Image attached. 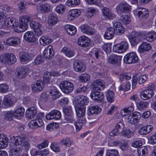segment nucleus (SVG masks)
<instances>
[{
    "label": "nucleus",
    "instance_id": "f257e3e1",
    "mask_svg": "<svg viewBox=\"0 0 156 156\" xmlns=\"http://www.w3.org/2000/svg\"><path fill=\"white\" fill-rule=\"evenodd\" d=\"M10 140H11L10 145L12 144V146L13 144L16 146L20 145L23 146L26 150H28L30 147V144L24 135H21L16 137L12 136L11 137Z\"/></svg>",
    "mask_w": 156,
    "mask_h": 156
},
{
    "label": "nucleus",
    "instance_id": "338daca9",
    "mask_svg": "<svg viewBox=\"0 0 156 156\" xmlns=\"http://www.w3.org/2000/svg\"><path fill=\"white\" fill-rule=\"evenodd\" d=\"M3 103L5 105L10 106L12 104V102L9 97H5L4 98Z\"/></svg>",
    "mask_w": 156,
    "mask_h": 156
},
{
    "label": "nucleus",
    "instance_id": "412c9836",
    "mask_svg": "<svg viewBox=\"0 0 156 156\" xmlns=\"http://www.w3.org/2000/svg\"><path fill=\"white\" fill-rule=\"evenodd\" d=\"M81 13V11L78 9H71L68 13V19L70 20H73L75 18L80 16Z\"/></svg>",
    "mask_w": 156,
    "mask_h": 156
},
{
    "label": "nucleus",
    "instance_id": "a211bd4d",
    "mask_svg": "<svg viewBox=\"0 0 156 156\" xmlns=\"http://www.w3.org/2000/svg\"><path fill=\"white\" fill-rule=\"evenodd\" d=\"M73 67L75 71L79 72H83L85 69L83 62L79 60H76L74 62Z\"/></svg>",
    "mask_w": 156,
    "mask_h": 156
},
{
    "label": "nucleus",
    "instance_id": "680f3d73",
    "mask_svg": "<svg viewBox=\"0 0 156 156\" xmlns=\"http://www.w3.org/2000/svg\"><path fill=\"white\" fill-rule=\"evenodd\" d=\"M9 64L11 65L15 63L16 61V59L15 55L12 53H9Z\"/></svg>",
    "mask_w": 156,
    "mask_h": 156
},
{
    "label": "nucleus",
    "instance_id": "f8f14e48",
    "mask_svg": "<svg viewBox=\"0 0 156 156\" xmlns=\"http://www.w3.org/2000/svg\"><path fill=\"white\" fill-rule=\"evenodd\" d=\"M121 57L115 55H110L108 58V62L112 64H115L117 66H119L121 65Z\"/></svg>",
    "mask_w": 156,
    "mask_h": 156
},
{
    "label": "nucleus",
    "instance_id": "69168bd1",
    "mask_svg": "<svg viewBox=\"0 0 156 156\" xmlns=\"http://www.w3.org/2000/svg\"><path fill=\"white\" fill-rule=\"evenodd\" d=\"M9 86L5 83H2L0 84V92L5 93L8 90Z\"/></svg>",
    "mask_w": 156,
    "mask_h": 156
},
{
    "label": "nucleus",
    "instance_id": "393cba45",
    "mask_svg": "<svg viewBox=\"0 0 156 156\" xmlns=\"http://www.w3.org/2000/svg\"><path fill=\"white\" fill-rule=\"evenodd\" d=\"M153 128V126L151 125L145 126L139 129L138 133L141 135H145L150 133Z\"/></svg>",
    "mask_w": 156,
    "mask_h": 156
},
{
    "label": "nucleus",
    "instance_id": "f704fd0d",
    "mask_svg": "<svg viewBox=\"0 0 156 156\" xmlns=\"http://www.w3.org/2000/svg\"><path fill=\"white\" fill-rule=\"evenodd\" d=\"M65 30L67 33L71 36L74 35L76 32V28L71 25H66L65 26Z\"/></svg>",
    "mask_w": 156,
    "mask_h": 156
},
{
    "label": "nucleus",
    "instance_id": "8fccbe9b",
    "mask_svg": "<svg viewBox=\"0 0 156 156\" xmlns=\"http://www.w3.org/2000/svg\"><path fill=\"white\" fill-rule=\"evenodd\" d=\"M44 61V58L41 55H38L33 62V64L35 65H38L43 63Z\"/></svg>",
    "mask_w": 156,
    "mask_h": 156
},
{
    "label": "nucleus",
    "instance_id": "864d4df0",
    "mask_svg": "<svg viewBox=\"0 0 156 156\" xmlns=\"http://www.w3.org/2000/svg\"><path fill=\"white\" fill-rule=\"evenodd\" d=\"M122 23L125 25L129 24L131 21L130 17L128 15H123L120 18Z\"/></svg>",
    "mask_w": 156,
    "mask_h": 156
},
{
    "label": "nucleus",
    "instance_id": "de8ad7c7",
    "mask_svg": "<svg viewBox=\"0 0 156 156\" xmlns=\"http://www.w3.org/2000/svg\"><path fill=\"white\" fill-rule=\"evenodd\" d=\"M50 8V6L48 4L42 5L39 6L38 8L40 10L44 12L49 11Z\"/></svg>",
    "mask_w": 156,
    "mask_h": 156
},
{
    "label": "nucleus",
    "instance_id": "7c9ffc66",
    "mask_svg": "<svg viewBox=\"0 0 156 156\" xmlns=\"http://www.w3.org/2000/svg\"><path fill=\"white\" fill-rule=\"evenodd\" d=\"M24 109L22 108H19L14 112V117L17 119H20L24 115Z\"/></svg>",
    "mask_w": 156,
    "mask_h": 156
},
{
    "label": "nucleus",
    "instance_id": "1a4fd4ad",
    "mask_svg": "<svg viewBox=\"0 0 156 156\" xmlns=\"http://www.w3.org/2000/svg\"><path fill=\"white\" fill-rule=\"evenodd\" d=\"M140 116V113L138 112H135L128 116V122L130 124H134L139 121Z\"/></svg>",
    "mask_w": 156,
    "mask_h": 156
},
{
    "label": "nucleus",
    "instance_id": "7ed1b4c3",
    "mask_svg": "<svg viewBox=\"0 0 156 156\" xmlns=\"http://www.w3.org/2000/svg\"><path fill=\"white\" fill-rule=\"evenodd\" d=\"M62 91L64 93L67 94L71 92L74 89V85L68 81H62L59 85Z\"/></svg>",
    "mask_w": 156,
    "mask_h": 156
},
{
    "label": "nucleus",
    "instance_id": "58836bf2",
    "mask_svg": "<svg viewBox=\"0 0 156 156\" xmlns=\"http://www.w3.org/2000/svg\"><path fill=\"white\" fill-rule=\"evenodd\" d=\"M119 8L121 12L126 13L129 11L130 6L126 3L122 2L119 4Z\"/></svg>",
    "mask_w": 156,
    "mask_h": 156
},
{
    "label": "nucleus",
    "instance_id": "c756f323",
    "mask_svg": "<svg viewBox=\"0 0 156 156\" xmlns=\"http://www.w3.org/2000/svg\"><path fill=\"white\" fill-rule=\"evenodd\" d=\"M102 15L109 19H112L115 17V15L110 11L108 8L104 7L101 9Z\"/></svg>",
    "mask_w": 156,
    "mask_h": 156
},
{
    "label": "nucleus",
    "instance_id": "f03ea898",
    "mask_svg": "<svg viewBox=\"0 0 156 156\" xmlns=\"http://www.w3.org/2000/svg\"><path fill=\"white\" fill-rule=\"evenodd\" d=\"M92 91L90 94L91 98L93 100L101 102L104 99V96L103 94L101 92V89L99 88L96 89L91 88Z\"/></svg>",
    "mask_w": 156,
    "mask_h": 156
},
{
    "label": "nucleus",
    "instance_id": "774afa93",
    "mask_svg": "<svg viewBox=\"0 0 156 156\" xmlns=\"http://www.w3.org/2000/svg\"><path fill=\"white\" fill-rule=\"evenodd\" d=\"M96 11L95 9L92 8H89L87 11L86 16L88 18L91 17L94 14L96 13Z\"/></svg>",
    "mask_w": 156,
    "mask_h": 156
},
{
    "label": "nucleus",
    "instance_id": "0e129e2a",
    "mask_svg": "<svg viewBox=\"0 0 156 156\" xmlns=\"http://www.w3.org/2000/svg\"><path fill=\"white\" fill-rule=\"evenodd\" d=\"M49 151L46 149L35 151L34 154L36 155H41L42 156H46L49 153Z\"/></svg>",
    "mask_w": 156,
    "mask_h": 156
},
{
    "label": "nucleus",
    "instance_id": "20e7f679",
    "mask_svg": "<svg viewBox=\"0 0 156 156\" xmlns=\"http://www.w3.org/2000/svg\"><path fill=\"white\" fill-rule=\"evenodd\" d=\"M128 48V45L127 43L125 41H123L119 44L114 45L113 50L116 52L122 53L125 51Z\"/></svg>",
    "mask_w": 156,
    "mask_h": 156
},
{
    "label": "nucleus",
    "instance_id": "4be33fe9",
    "mask_svg": "<svg viewBox=\"0 0 156 156\" xmlns=\"http://www.w3.org/2000/svg\"><path fill=\"white\" fill-rule=\"evenodd\" d=\"M24 39L29 42H34L36 41V38L34 36V33L31 31H27L24 35Z\"/></svg>",
    "mask_w": 156,
    "mask_h": 156
},
{
    "label": "nucleus",
    "instance_id": "9b49d317",
    "mask_svg": "<svg viewBox=\"0 0 156 156\" xmlns=\"http://www.w3.org/2000/svg\"><path fill=\"white\" fill-rule=\"evenodd\" d=\"M61 112L57 110H53L47 114L45 118L47 120L58 119L61 117Z\"/></svg>",
    "mask_w": 156,
    "mask_h": 156
},
{
    "label": "nucleus",
    "instance_id": "0eeeda50",
    "mask_svg": "<svg viewBox=\"0 0 156 156\" xmlns=\"http://www.w3.org/2000/svg\"><path fill=\"white\" fill-rule=\"evenodd\" d=\"M142 38V35L138 33L132 32L129 35L128 38L132 45H135Z\"/></svg>",
    "mask_w": 156,
    "mask_h": 156
},
{
    "label": "nucleus",
    "instance_id": "9d476101",
    "mask_svg": "<svg viewBox=\"0 0 156 156\" xmlns=\"http://www.w3.org/2000/svg\"><path fill=\"white\" fill-rule=\"evenodd\" d=\"M54 55L55 52L51 45L49 46L46 48L43 52L44 57L47 60L51 59Z\"/></svg>",
    "mask_w": 156,
    "mask_h": 156
},
{
    "label": "nucleus",
    "instance_id": "4468645a",
    "mask_svg": "<svg viewBox=\"0 0 156 156\" xmlns=\"http://www.w3.org/2000/svg\"><path fill=\"white\" fill-rule=\"evenodd\" d=\"M30 17L27 15L22 16L20 22V28L23 30H26L28 27V23L30 21Z\"/></svg>",
    "mask_w": 156,
    "mask_h": 156
},
{
    "label": "nucleus",
    "instance_id": "09e8293b",
    "mask_svg": "<svg viewBox=\"0 0 156 156\" xmlns=\"http://www.w3.org/2000/svg\"><path fill=\"white\" fill-rule=\"evenodd\" d=\"M51 77V73L50 72H45L44 74L43 78H44V83H46L47 84L49 82V80Z\"/></svg>",
    "mask_w": 156,
    "mask_h": 156
},
{
    "label": "nucleus",
    "instance_id": "bb28decb",
    "mask_svg": "<svg viewBox=\"0 0 156 156\" xmlns=\"http://www.w3.org/2000/svg\"><path fill=\"white\" fill-rule=\"evenodd\" d=\"M81 31L84 33L87 34L91 35L94 33V30L90 27L87 25L83 24L80 27Z\"/></svg>",
    "mask_w": 156,
    "mask_h": 156
},
{
    "label": "nucleus",
    "instance_id": "423d86ee",
    "mask_svg": "<svg viewBox=\"0 0 156 156\" xmlns=\"http://www.w3.org/2000/svg\"><path fill=\"white\" fill-rule=\"evenodd\" d=\"M123 61L127 64L135 63L138 61V58L135 53L133 52L129 53L124 56Z\"/></svg>",
    "mask_w": 156,
    "mask_h": 156
},
{
    "label": "nucleus",
    "instance_id": "aec40b11",
    "mask_svg": "<svg viewBox=\"0 0 156 156\" xmlns=\"http://www.w3.org/2000/svg\"><path fill=\"white\" fill-rule=\"evenodd\" d=\"M105 83L104 81L101 79H98L94 82L91 85V88H94L96 89L99 88L101 89V87L104 89L105 87Z\"/></svg>",
    "mask_w": 156,
    "mask_h": 156
},
{
    "label": "nucleus",
    "instance_id": "603ef678",
    "mask_svg": "<svg viewBox=\"0 0 156 156\" xmlns=\"http://www.w3.org/2000/svg\"><path fill=\"white\" fill-rule=\"evenodd\" d=\"M147 147L144 146L139 150H137L138 152V156H145V155L147 154Z\"/></svg>",
    "mask_w": 156,
    "mask_h": 156
},
{
    "label": "nucleus",
    "instance_id": "13d9d810",
    "mask_svg": "<svg viewBox=\"0 0 156 156\" xmlns=\"http://www.w3.org/2000/svg\"><path fill=\"white\" fill-rule=\"evenodd\" d=\"M14 117V112L12 111H8L5 114V119L9 121H12Z\"/></svg>",
    "mask_w": 156,
    "mask_h": 156
},
{
    "label": "nucleus",
    "instance_id": "ea45409f",
    "mask_svg": "<svg viewBox=\"0 0 156 156\" xmlns=\"http://www.w3.org/2000/svg\"><path fill=\"white\" fill-rule=\"evenodd\" d=\"M11 156H19L22 153V150L20 147H16L10 150Z\"/></svg>",
    "mask_w": 156,
    "mask_h": 156
},
{
    "label": "nucleus",
    "instance_id": "cd10ccee",
    "mask_svg": "<svg viewBox=\"0 0 156 156\" xmlns=\"http://www.w3.org/2000/svg\"><path fill=\"white\" fill-rule=\"evenodd\" d=\"M150 44L146 42H143L139 46L138 51L140 52L143 53L144 51H147L151 48Z\"/></svg>",
    "mask_w": 156,
    "mask_h": 156
},
{
    "label": "nucleus",
    "instance_id": "5701e85b",
    "mask_svg": "<svg viewBox=\"0 0 156 156\" xmlns=\"http://www.w3.org/2000/svg\"><path fill=\"white\" fill-rule=\"evenodd\" d=\"M37 114L36 108L34 107L29 108L26 111V117L29 119L34 118Z\"/></svg>",
    "mask_w": 156,
    "mask_h": 156
},
{
    "label": "nucleus",
    "instance_id": "2f4dec72",
    "mask_svg": "<svg viewBox=\"0 0 156 156\" xmlns=\"http://www.w3.org/2000/svg\"><path fill=\"white\" fill-rule=\"evenodd\" d=\"M115 29L112 27H109L107 30L104 35V37L107 39H112L113 37Z\"/></svg>",
    "mask_w": 156,
    "mask_h": 156
},
{
    "label": "nucleus",
    "instance_id": "37998d69",
    "mask_svg": "<svg viewBox=\"0 0 156 156\" xmlns=\"http://www.w3.org/2000/svg\"><path fill=\"white\" fill-rule=\"evenodd\" d=\"M146 40L149 42H152L156 38V34L154 32H150L145 35Z\"/></svg>",
    "mask_w": 156,
    "mask_h": 156
},
{
    "label": "nucleus",
    "instance_id": "052dcab7",
    "mask_svg": "<svg viewBox=\"0 0 156 156\" xmlns=\"http://www.w3.org/2000/svg\"><path fill=\"white\" fill-rule=\"evenodd\" d=\"M63 112L66 116H69L72 115V110L71 106H68L63 108Z\"/></svg>",
    "mask_w": 156,
    "mask_h": 156
},
{
    "label": "nucleus",
    "instance_id": "dca6fc26",
    "mask_svg": "<svg viewBox=\"0 0 156 156\" xmlns=\"http://www.w3.org/2000/svg\"><path fill=\"white\" fill-rule=\"evenodd\" d=\"M6 43L9 46H16L20 43V40L17 37L13 36L7 38Z\"/></svg>",
    "mask_w": 156,
    "mask_h": 156
},
{
    "label": "nucleus",
    "instance_id": "6ab92c4d",
    "mask_svg": "<svg viewBox=\"0 0 156 156\" xmlns=\"http://www.w3.org/2000/svg\"><path fill=\"white\" fill-rule=\"evenodd\" d=\"M149 14V10L144 8H140L136 11V15L138 17L146 18L148 16Z\"/></svg>",
    "mask_w": 156,
    "mask_h": 156
},
{
    "label": "nucleus",
    "instance_id": "a19ab883",
    "mask_svg": "<svg viewBox=\"0 0 156 156\" xmlns=\"http://www.w3.org/2000/svg\"><path fill=\"white\" fill-rule=\"evenodd\" d=\"M61 51L64 53L66 56L69 57H71L74 55V52L73 50H69L67 48L63 47Z\"/></svg>",
    "mask_w": 156,
    "mask_h": 156
},
{
    "label": "nucleus",
    "instance_id": "72a5a7b5",
    "mask_svg": "<svg viewBox=\"0 0 156 156\" xmlns=\"http://www.w3.org/2000/svg\"><path fill=\"white\" fill-rule=\"evenodd\" d=\"M153 94L152 91L147 89L142 92L140 97L142 99L146 100L151 98Z\"/></svg>",
    "mask_w": 156,
    "mask_h": 156
},
{
    "label": "nucleus",
    "instance_id": "39448f33",
    "mask_svg": "<svg viewBox=\"0 0 156 156\" xmlns=\"http://www.w3.org/2000/svg\"><path fill=\"white\" fill-rule=\"evenodd\" d=\"M30 26L34 30L35 36H38L42 34V26L38 22L34 21H30Z\"/></svg>",
    "mask_w": 156,
    "mask_h": 156
},
{
    "label": "nucleus",
    "instance_id": "c9c22d12",
    "mask_svg": "<svg viewBox=\"0 0 156 156\" xmlns=\"http://www.w3.org/2000/svg\"><path fill=\"white\" fill-rule=\"evenodd\" d=\"M101 109L98 106H92L88 109V115H90L93 114H97L101 111Z\"/></svg>",
    "mask_w": 156,
    "mask_h": 156
},
{
    "label": "nucleus",
    "instance_id": "473e14b6",
    "mask_svg": "<svg viewBox=\"0 0 156 156\" xmlns=\"http://www.w3.org/2000/svg\"><path fill=\"white\" fill-rule=\"evenodd\" d=\"M58 21L57 17L55 14L51 13L49 14L48 18V23L52 26L56 24Z\"/></svg>",
    "mask_w": 156,
    "mask_h": 156
},
{
    "label": "nucleus",
    "instance_id": "6e6552de",
    "mask_svg": "<svg viewBox=\"0 0 156 156\" xmlns=\"http://www.w3.org/2000/svg\"><path fill=\"white\" fill-rule=\"evenodd\" d=\"M28 69L25 67H19L16 69V74L17 77L20 79L25 78L28 74Z\"/></svg>",
    "mask_w": 156,
    "mask_h": 156
},
{
    "label": "nucleus",
    "instance_id": "79ce46f5",
    "mask_svg": "<svg viewBox=\"0 0 156 156\" xmlns=\"http://www.w3.org/2000/svg\"><path fill=\"white\" fill-rule=\"evenodd\" d=\"M80 98L78 99V105H80V106L87 105L88 103V100L86 97L82 96L79 97Z\"/></svg>",
    "mask_w": 156,
    "mask_h": 156
},
{
    "label": "nucleus",
    "instance_id": "a878e982",
    "mask_svg": "<svg viewBox=\"0 0 156 156\" xmlns=\"http://www.w3.org/2000/svg\"><path fill=\"white\" fill-rule=\"evenodd\" d=\"M18 23L14 21V19L13 18L10 17L6 18L4 22V25L7 27H17Z\"/></svg>",
    "mask_w": 156,
    "mask_h": 156
},
{
    "label": "nucleus",
    "instance_id": "6e6d98bb",
    "mask_svg": "<svg viewBox=\"0 0 156 156\" xmlns=\"http://www.w3.org/2000/svg\"><path fill=\"white\" fill-rule=\"evenodd\" d=\"M80 3V0H68L66 2V4L69 6L76 5Z\"/></svg>",
    "mask_w": 156,
    "mask_h": 156
},
{
    "label": "nucleus",
    "instance_id": "c03bdc74",
    "mask_svg": "<svg viewBox=\"0 0 156 156\" xmlns=\"http://www.w3.org/2000/svg\"><path fill=\"white\" fill-rule=\"evenodd\" d=\"M106 94L108 101L110 103L112 102L114 99V94L113 92L108 90L106 92Z\"/></svg>",
    "mask_w": 156,
    "mask_h": 156
},
{
    "label": "nucleus",
    "instance_id": "c85d7f7f",
    "mask_svg": "<svg viewBox=\"0 0 156 156\" xmlns=\"http://www.w3.org/2000/svg\"><path fill=\"white\" fill-rule=\"evenodd\" d=\"M75 107L76 115L78 117H81L85 115V108L84 106L76 105Z\"/></svg>",
    "mask_w": 156,
    "mask_h": 156
},
{
    "label": "nucleus",
    "instance_id": "49530a36",
    "mask_svg": "<svg viewBox=\"0 0 156 156\" xmlns=\"http://www.w3.org/2000/svg\"><path fill=\"white\" fill-rule=\"evenodd\" d=\"M72 143V141L68 138H63L59 143L61 144L64 145L67 147H69Z\"/></svg>",
    "mask_w": 156,
    "mask_h": 156
},
{
    "label": "nucleus",
    "instance_id": "bf43d9fd",
    "mask_svg": "<svg viewBox=\"0 0 156 156\" xmlns=\"http://www.w3.org/2000/svg\"><path fill=\"white\" fill-rule=\"evenodd\" d=\"M131 79V77L128 75L126 73H123L120 74L119 75V80L121 82H122L124 80H129Z\"/></svg>",
    "mask_w": 156,
    "mask_h": 156
},
{
    "label": "nucleus",
    "instance_id": "e433bc0d",
    "mask_svg": "<svg viewBox=\"0 0 156 156\" xmlns=\"http://www.w3.org/2000/svg\"><path fill=\"white\" fill-rule=\"evenodd\" d=\"M52 42V40L46 36H42L40 39V44L45 46L48 45Z\"/></svg>",
    "mask_w": 156,
    "mask_h": 156
},
{
    "label": "nucleus",
    "instance_id": "3c124183",
    "mask_svg": "<svg viewBox=\"0 0 156 156\" xmlns=\"http://www.w3.org/2000/svg\"><path fill=\"white\" fill-rule=\"evenodd\" d=\"M124 128V126L123 122H120L116 124L115 128L116 132L118 131L120 133L123 131Z\"/></svg>",
    "mask_w": 156,
    "mask_h": 156
},
{
    "label": "nucleus",
    "instance_id": "4d7b16f0",
    "mask_svg": "<svg viewBox=\"0 0 156 156\" xmlns=\"http://www.w3.org/2000/svg\"><path fill=\"white\" fill-rule=\"evenodd\" d=\"M118 151L115 149L108 150L107 151V156H118Z\"/></svg>",
    "mask_w": 156,
    "mask_h": 156
},
{
    "label": "nucleus",
    "instance_id": "4c0bfd02",
    "mask_svg": "<svg viewBox=\"0 0 156 156\" xmlns=\"http://www.w3.org/2000/svg\"><path fill=\"white\" fill-rule=\"evenodd\" d=\"M49 94L50 96H52V99L55 100L59 96V93L57 89L55 87H53L50 89Z\"/></svg>",
    "mask_w": 156,
    "mask_h": 156
},
{
    "label": "nucleus",
    "instance_id": "a18cd8bd",
    "mask_svg": "<svg viewBox=\"0 0 156 156\" xmlns=\"http://www.w3.org/2000/svg\"><path fill=\"white\" fill-rule=\"evenodd\" d=\"M9 56V53L1 55H0V62L3 63L9 64V62H8Z\"/></svg>",
    "mask_w": 156,
    "mask_h": 156
},
{
    "label": "nucleus",
    "instance_id": "f3484780",
    "mask_svg": "<svg viewBox=\"0 0 156 156\" xmlns=\"http://www.w3.org/2000/svg\"><path fill=\"white\" fill-rule=\"evenodd\" d=\"M32 55L28 52H22L19 55V57L21 62H29L32 59Z\"/></svg>",
    "mask_w": 156,
    "mask_h": 156
},
{
    "label": "nucleus",
    "instance_id": "ddd939ff",
    "mask_svg": "<svg viewBox=\"0 0 156 156\" xmlns=\"http://www.w3.org/2000/svg\"><path fill=\"white\" fill-rule=\"evenodd\" d=\"M90 43V39L85 36H82L78 39L77 44L83 47L89 46Z\"/></svg>",
    "mask_w": 156,
    "mask_h": 156
},
{
    "label": "nucleus",
    "instance_id": "e2e57ef3",
    "mask_svg": "<svg viewBox=\"0 0 156 156\" xmlns=\"http://www.w3.org/2000/svg\"><path fill=\"white\" fill-rule=\"evenodd\" d=\"M148 104L147 103L140 101L137 103L136 104V106L137 108L140 110H142L147 107Z\"/></svg>",
    "mask_w": 156,
    "mask_h": 156
},
{
    "label": "nucleus",
    "instance_id": "b1692460",
    "mask_svg": "<svg viewBox=\"0 0 156 156\" xmlns=\"http://www.w3.org/2000/svg\"><path fill=\"white\" fill-rule=\"evenodd\" d=\"M8 144V139L6 135L0 134V149L6 147Z\"/></svg>",
    "mask_w": 156,
    "mask_h": 156
},
{
    "label": "nucleus",
    "instance_id": "5fc2aeb1",
    "mask_svg": "<svg viewBox=\"0 0 156 156\" xmlns=\"http://www.w3.org/2000/svg\"><path fill=\"white\" fill-rule=\"evenodd\" d=\"M65 10V6L62 4L58 5L55 8V11L59 14L63 13Z\"/></svg>",
    "mask_w": 156,
    "mask_h": 156
},
{
    "label": "nucleus",
    "instance_id": "2eb2a0df",
    "mask_svg": "<svg viewBox=\"0 0 156 156\" xmlns=\"http://www.w3.org/2000/svg\"><path fill=\"white\" fill-rule=\"evenodd\" d=\"M44 86L43 82L41 80H37L35 84L31 85V88L34 92H39L41 91Z\"/></svg>",
    "mask_w": 156,
    "mask_h": 156
}]
</instances>
